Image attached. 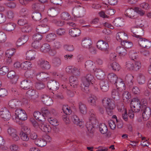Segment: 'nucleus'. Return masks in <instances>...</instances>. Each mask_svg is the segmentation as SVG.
<instances>
[{
    "label": "nucleus",
    "mask_w": 151,
    "mask_h": 151,
    "mask_svg": "<svg viewBox=\"0 0 151 151\" xmlns=\"http://www.w3.org/2000/svg\"><path fill=\"white\" fill-rule=\"evenodd\" d=\"M88 114L89 115V121L86 122V126L88 130L91 133L93 128L98 125V121L96 119L95 113L93 109L90 110Z\"/></svg>",
    "instance_id": "obj_1"
},
{
    "label": "nucleus",
    "mask_w": 151,
    "mask_h": 151,
    "mask_svg": "<svg viewBox=\"0 0 151 151\" xmlns=\"http://www.w3.org/2000/svg\"><path fill=\"white\" fill-rule=\"evenodd\" d=\"M93 76L91 74H88L85 77L82 78L81 83L80 86L83 91L88 92L89 90V87L91 84H93L94 80Z\"/></svg>",
    "instance_id": "obj_2"
},
{
    "label": "nucleus",
    "mask_w": 151,
    "mask_h": 151,
    "mask_svg": "<svg viewBox=\"0 0 151 151\" xmlns=\"http://www.w3.org/2000/svg\"><path fill=\"white\" fill-rule=\"evenodd\" d=\"M137 13L142 16L145 14V12L138 7H135L134 9L130 8L126 10L124 14L126 16L131 19H134L136 17Z\"/></svg>",
    "instance_id": "obj_3"
},
{
    "label": "nucleus",
    "mask_w": 151,
    "mask_h": 151,
    "mask_svg": "<svg viewBox=\"0 0 151 151\" xmlns=\"http://www.w3.org/2000/svg\"><path fill=\"white\" fill-rule=\"evenodd\" d=\"M129 57L131 59L126 63V66H139L141 63L139 61H136L134 60L137 56V52L134 50H130L129 52Z\"/></svg>",
    "instance_id": "obj_4"
},
{
    "label": "nucleus",
    "mask_w": 151,
    "mask_h": 151,
    "mask_svg": "<svg viewBox=\"0 0 151 151\" xmlns=\"http://www.w3.org/2000/svg\"><path fill=\"white\" fill-rule=\"evenodd\" d=\"M85 8L81 5L75 6L72 10V14L76 17H83L85 14Z\"/></svg>",
    "instance_id": "obj_5"
},
{
    "label": "nucleus",
    "mask_w": 151,
    "mask_h": 151,
    "mask_svg": "<svg viewBox=\"0 0 151 151\" xmlns=\"http://www.w3.org/2000/svg\"><path fill=\"white\" fill-rule=\"evenodd\" d=\"M130 106L132 111L138 112L141 108L140 101L137 98L133 99L130 103Z\"/></svg>",
    "instance_id": "obj_6"
},
{
    "label": "nucleus",
    "mask_w": 151,
    "mask_h": 151,
    "mask_svg": "<svg viewBox=\"0 0 151 151\" xmlns=\"http://www.w3.org/2000/svg\"><path fill=\"white\" fill-rule=\"evenodd\" d=\"M15 114L16 115L12 116L13 119L17 118L19 120H25L27 119V114L25 111L22 109H16L15 111Z\"/></svg>",
    "instance_id": "obj_7"
},
{
    "label": "nucleus",
    "mask_w": 151,
    "mask_h": 151,
    "mask_svg": "<svg viewBox=\"0 0 151 151\" xmlns=\"http://www.w3.org/2000/svg\"><path fill=\"white\" fill-rule=\"evenodd\" d=\"M109 41V38L108 40H106V41L103 40H99L97 43L96 46L97 48L101 51H106L109 48V45L107 42Z\"/></svg>",
    "instance_id": "obj_8"
},
{
    "label": "nucleus",
    "mask_w": 151,
    "mask_h": 151,
    "mask_svg": "<svg viewBox=\"0 0 151 151\" xmlns=\"http://www.w3.org/2000/svg\"><path fill=\"white\" fill-rule=\"evenodd\" d=\"M29 72L27 71L24 74L25 76L27 79H25L21 82L20 86L21 88L24 90H27L30 89L32 85V83L30 80L27 79V75Z\"/></svg>",
    "instance_id": "obj_9"
},
{
    "label": "nucleus",
    "mask_w": 151,
    "mask_h": 151,
    "mask_svg": "<svg viewBox=\"0 0 151 151\" xmlns=\"http://www.w3.org/2000/svg\"><path fill=\"white\" fill-rule=\"evenodd\" d=\"M131 30L133 33V36L137 38L144 35V30L137 26L132 27Z\"/></svg>",
    "instance_id": "obj_10"
},
{
    "label": "nucleus",
    "mask_w": 151,
    "mask_h": 151,
    "mask_svg": "<svg viewBox=\"0 0 151 151\" xmlns=\"http://www.w3.org/2000/svg\"><path fill=\"white\" fill-rule=\"evenodd\" d=\"M7 132L14 141H16L19 139V137L17 133L16 129L11 126H9Z\"/></svg>",
    "instance_id": "obj_11"
},
{
    "label": "nucleus",
    "mask_w": 151,
    "mask_h": 151,
    "mask_svg": "<svg viewBox=\"0 0 151 151\" xmlns=\"http://www.w3.org/2000/svg\"><path fill=\"white\" fill-rule=\"evenodd\" d=\"M141 111L142 113V118L144 120H148L150 116V109L148 107L144 106L143 108H141Z\"/></svg>",
    "instance_id": "obj_12"
},
{
    "label": "nucleus",
    "mask_w": 151,
    "mask_h": 151,
    "mask_svg": "<svg viewBox=\"0 0 151 151\" xmlns=\"http://www.w3.org/2000/svg\"><path fill=\"white\" fill-rule=\"evenodd\" d=\"M0 115L1 117L4 120H9L11 117V115L9 111L5 107H3L1 109Z\"/></svg>",
    "instance_id": "obj_13"
},
{
    "label": "nucleus",
    "mask_w": 151,
    "mask_h": 151,
    "mask_svg": "<svg viewBox=\"0 0 151 151\" xmlns=\"http://www.w3.org/2000/svg\"><path fill=\"white\" fill-rule=\"evenodd\" d=\"M138 38L139 39L138 40V42L139 45L143 47L150 48L151 46V42L147 39L145 38H143L140 37Z\"/></svg>",
    "instance_id": "obj_14"
},
{
    "label": "nucleus",
    "mask_w": 151,
    "mask_h": 151,
    "mask_svg": "<svg viewBox=\"0 0 151 151\" xmlns=\"http://www.w3.org/2000/svg\"><path fill=\"white\" fill-rule=\"evenodd\" d=\"M59 86L58 83L54 80L50 81L47 83V86L49 89L53 91L57 90Z\"/></svg>",
    "instance_id": "obj_15"
},
{
    "label": "nucleus",
    "mask_w": 151,
    "mask_h": 151,
    "mask_svg": "<svg viewBox=\"0 0 151 151\" xmlns=\"http://www.w3.org/2000/svg\"><path fill=\"white\" fill-rule=\"evenodd\" d=\"M7 76L10 80L11 83L13 84H15L18 79V76L16 75L15 72L13 70L8 72Z\"/></svg>",
    "instance_id": "obj_16"
},
{
    "label": "nucleus",
    "mask_w": 151,
    "mask_h": 151,
    "mask_svg": "<svg viewBox=\"0 0 151 151\" xmlns=\"http://www.w3.org/2000/svg\"><path fill=\"white\" fill-rule=\"evenodd\" d=\"M116 57V55L115 53H111L110 54V60L108 62L109 66H117L119 65V64L115 61Z\"/></svg>",
    "instance_id": "obj_17"
},
{
    "label": "nucleus",
    "mask_w": 151,
    "mask_h": 151,
    "mask_svg": "<svg viewBox=\"0 0 151 151\" xmlns=\"http://www.w3.org/2000/svg\"><path fill=\"white\" fill-rule=\"evenodd\" d=\"M92 44L91 39L89 37L84 38L82 40L81 43L82 46L83 47L87 49L91 47Z\"/></svg>",
    "instance_id": "obj_18"
},
{
    "label": "nucleus",
    "mask_w": 151,
    "mask_h": 151,
    "mask_svg": "<svg viewBox=\"0 0 151 151\" xmlns=\"http://www.w3.org/2000/svg\"><path fill=\"white\" fill-rule=\"evenodd\" d=\"M103 106L106 108L115 107V104L112 102L111 99L108 98H104L102 101Z\"/></svg>",
    "instance_id": "obj_19"
},
{
    "label": "nucleus",
    "mask_w": 151,
    "mask_h": 151,
    "mask_svg": "<svg viewBox=\"0 0 151 151\" xmlns=\"http://www.w3.org/2000/svg\"><path fill=\"white\" fill-rule=\"evenodd\" d=\"M16 24L13 22H10L5 24L2 26V28L8 32H12L15 28Z\"/></svg>",
    "instance_id": "obj_20"
},
{
    "label": "nucleus",
    "mask_w": 151,
    "mask_h": 151,
    "mask_svg": "<svg viewBox=\"0 0 151 151\" xmlns=\"http://www.w3.org/2000/svg\"><path fill=\"white\" fill-rule=\"evenodd\" d=\"M116 38L119 42L123 41L128 39L127 34L124 31L120 32L116 34Z\"/></svg>",
    "instance_id": "obj_21"
},
{
    "label": "nucleus",
    "mask_w": 151,
    "mask_h": 151,
    "mask_svg": "<svg viewBox=\"0 0 151 151\" xmlns=\"http://www.w3.org/2000/svg\"><path fill=\"white\" fill-rule=\"evenodd\" d=\"M41 24L37 26L36 29L37 32L40 34H44L47 32L50 29L49 26L45 25V27Z\"/></svg>",
    "instance_id": "obj_22"
},
{
    "label": "nucleus",
    "mask_w": 151,
    "mask_h": 151,
    "mask_svg": "<svg viewBox=\"0 0 151 151\" xmlns=\"http://www.w3.org/2000/svg\"><path fill=\"white\" fill-rule=\"evenodd\" d=\"M99 84L101 89L102 91L106 92L108 91L109 85V82L107 80H101Z\"/></svg>",
    "instance_id": "obj_23"
},
{
    "label": "nucleus",
    "mask_w": 151,
    "mask_h": 151,
    "mask_svg": "<svg viewBox=\"0 0 151 151\" xmlns=\"http://www.w3.org/2000/svg\"><path fill=\"white\" fill-rule=\"evenodd\" d=\"M69 34L73 37H77L79 36L81 31L77 27L73 28L69 30Z\"/></svg>",
    "instance_id": "obj_24"
},
{
    "label": "nucleus",
    "mask_w": 151,
    "mask_h": 151,
    "mask_svg": "<svg viewBox=\"0 0 151 151\" xmlns=\"http://www.w3.org/2000/svg\"><path fill=\"white\" fill-rule=\"evenodd\" d=\"M115 85H116V89L120 92H122L125 89V84L122 81L118 80Z\"/></svg>",
    "instance_id": "obj_25"
},
{
    "label": "nucleus",
    "mask_w": 151,
    "mask_h": 151,
    "mask_svg": "<svg viewBox=\"0 0 151 151\" xmlns=\"http://www.w3.org/2000/svg\"><path fill=\"white\" fill-rule=\"evenodd\" d=\"M42 101L46 105L50 106L53 103V101L52 99L49 96L44 95L42 97Z\"/></svg>",
    "instance_id": "obj_26"
},
{
    "label": "nucleus",
    "mask_w": 151,
    "mask_h": 151,
    "mask_svg": "<svg viewBox=\"0 0 151 151\" xmlns=\"http://www.w3.org/2000/svg\"><path fill=\"white\" fill-rule=\"evenodd\" d=\"M121 93V92H119L117 90L114 89L111 92L112 98L114 100H118L119 99L120 97L122 96Z\"/></svg>",
    "instance_id": "obj_27"
},
{
    "label": "nucleus",
    "mask_w": 151,
    "mask_h": 151,
    "mask_svg": "<svg viewBox=\"0 0 151 151\" xmlns=\"http://www.w3.org/2000/svg\"><path fill=\"white\" fill-rule=\"evenodd\" d=\"M36 52L34 50H29L26 53V57L28 60H34L35 58Z\"/></svg>",
    "instance_id": "obj_28"
},
{
    "label": "nucleus",
    "mask_w": 151,
    "mask_h": 151,
    "mask_svg": "<svg viewBox=\"0 0 151 151\" xmlns=\"http://www.w3.org/2000/svg\"><path fill=\"white\" fill-rule=\"evenodd\" d=\"M108 78L110 82L115 84L117 82L118 78L116 75L114 73H111L108 74Z\"/></svg>",
    "instance_id": "obj_29"
},
{
    "label": "nucleus",
    "mask_w": 151,
    "mask_h": 151,
    "mask_svg": "<svg viewBox=\"0 0 151 151\" xmlns=\"http://www.w3.org/2000/svg\"><path fill=\"white\" fill-rule=\"evenodd\" d=\"M32 65V63L28 61L22 62V61H17L14 64V66H29Z\"/></svg>",
    "instance_id": "obj_30"
},
{
    "label": "nucleus",
    "mask_w": 151,
    "mask_h": 151,
    "mask_svg": "<svg viewBox=\"0 0 151 151\" xmlns=\"http://www.w3.org/2000/svg\"><path fill=\"white\" fill-rule=\"evenodd\" d=\"M58 13V11L57 9L51 8L49 9L47 11L48 15L52 17L56 16Z\"/></svg>",
    "instance_id": "obj_31"
},
{
    "label": "nucleus",
    "mask_w": 151,
    "mask_h": 151,
    "mask_svg": "<svg viewBox=\"0 0 151 151\" xmlns=\"http://www.w3.org/2000/svg\"><path fill=\"white\" fill-rule=\"evenodd\" d=\"M116 52L118 53L119 55L121 57L124 56L127 53V51L123 47H118L116 49Z\"/></svg>",
    "instance_id": "obj_32"
},
{
    "label": "nucleus",
    "mask_w": 151,
    "mask_h": 151,
    "mask_svg": "<svg viewBox=\"0 0 151 151\" xmlns=\"http://www.w3.org/2000/svg\"><path fill=\"white\" fill-rule=\"evenodd\" d=\"M33 116L35 119L37 120L40 121H42L45 119L44 116L41 114L39 111H35L33 113Z\"/></svg>",
    "instance_id": "obj_33"
},
{
    "label": "nucleus",
    "mask_w": 151,
    "mask_h": 151,
    "mask_svg": "<svg viewBox=\"0 0 151 151\" xmlns=\"http://www.w3.org/2000/svg\"><path fill=\"white\" fill-rule=\"evenodd\" d=\"M103 5L104 6V8L106 9L105 12L106 14L111 16L114 14L115 12L114 10L109 8L107 4L106 3H103Z\"/></svg>",
    "instance_id": "obj_34"
},
{
    "label": "nucleus",
    "mask_w": 151,
    "mask_h": 151,
    "mask_svg": "<svg viewBox=\"0 0 151 151\" xmlns=\"http://www.w3.org/2000/svg\"><path fill=\"white\" fill-rule=\"evenodd\" d=\"M114 24L116 27H121L124 25V21L122 18H118L115 19Z\"/></svg>",
    "instance_id": "obj_35"
},
{
    "label": "nucleus",
    "mask_w": 151,
    "mask_h": 151,
    "mask_svg": "<svg viewBox=\"0 0 151 151\" xmlns=\"http://www.w3.org/2000/svg\"><path fill=\"white\" fill-rule=\"evenodd\" d=\"M19 102L17 99H13L10 101L8 103L9 107L12 109H15L19 105Z\"/></svg>",
    "instance_id": "obj_36"
},
{
    "label": "nucleus",
    "mask_w": 151,
    "mask_h": 151,
    "mask_svg": "<svg viewBox=\"0 0 151 151\" xmlns=\"http://www.w3.org/2000/svg\"><path fill=\"white\" fill-rule=\"evenodd\" d=\"M50 47V45L49 44H44L40 48V51L43 53H47L49 50Z\"/></svg>",
    "instance_id": "obj_37"
},
{
    "label": "nucleus",
    "mask_w": 151,
    "mask_h": 151,
    "mask_svg": "<svg viewBox=\"0 0 151 151\" xmlns=\"http://www.w3.org/2000/svg\"><path fill=\"white\" fill-rule=\"evenodd\" d=\"M71 119L73 122L75 124L79 126L81 125L82 121L79 119L78 117L76 115L73 114L71 116Z\"/></svg>",
    "instance_id": "obj_38"
},
{
    "label": "nucleus",
    "mask_w": 151,
    "mask_h": 151,
    "mask_svg": "<svg viewBox=\"0 0 151 151\" xmlns=\"http://www.w3.org/2000/svg\"><path fill=\"white\" fill-rule=\"evenodd\" d=\"M32 18L35 21H39L41 19V14L39 12H34L32 14Z\"/></svg>",
    "instance_id": "obj_39"
},
{
    "label": "nucleus",
    "mask_w": 151,
    "mask_h": 151,
    "mask_svg": "<svg viewBox=\"0 0 151 151\" xmlns=\"http://www.w3.org/2000/svg\"><path fill=\"white\" fill-rule=\"evenodd\" d=\"M94 71L98 72V74L96 76L98 79L101 80H104V79L105 78V74L104 72L100 69L95 70Z\"/></svg>",
    "instance_id": "obj_40"
},
{
    "label": "nucleus",
    "mask_w": 151,
    "mask_h": 151,
    "mask_svg": "<svg viewBox=\"0 0 151 151\" xmlns=\"http://www.w3.org/2000/svg\"><path fill=\"white\" fill-rule=\"evenodd\" d=\"M137 81L139 84L140 85L145 83V76L142 74H139L137 77Z\"/></svg>",
    "instance_id": "obj_41"
},
{
    "label": "nucleus",
    "mask_w": 151,
    "mask_h": 151,
    "mask_svg": "<svg viewBox=\"0 0 151 151\" xmlns=\"http://www.w3.org/2000/svg\"><path fill=\"white\" fill-rule=\"evenodd\" d=\"M35 144L38 146L43 147L45 146L46 144V142L44 139H38L35 141Z\"/></svg>",
    "instance_id": "obj_42"
},
{
    "label": "nucleus",
    "mask_w": 151,
    "mask_h": 151,
    "mask_svg": "<svg viewBox=\"0 0 151 151\" xmlns=\"http://www.w3.org/2000/svg\"><path fill=\"white\" fill-rule=\"evenodd\" d=\"M40 76L41 77V80L42 81L45 82L49 80V77L47 76V74L45 73H39L37 76Z\"/></svg>",
    "instance_id": "obj_43"
},
{
    "label": "nucleus",
    "mask_w": 151,
    "mask_h": 151,
    "mask_svg": "<svg viewBox=\"0 0 151 151\" xmlns=\"http://www.w3.org/2000/svg\"><path fill=\"white\" fill-rule=\"evenodd\" d=\"M79 110L81 113L83 114H85L87 111V108L86 105L81 102L79 103Z\"/></svg>",
    "instance_id": "obj_44"
},
{
    "label": "nucleus",
    "mask_w": 151,
    "mask_h": 151,
    "mask_svg": "<svg viewBox=\"0 0 151 151\" xmlns=\"http://www.w3.org/2000/svg\"><path fill=\"white\" fill-rule=\"evenodd\" d=\"M97 100L96 97L93 95H91L88 99V101L90 104L93 106L96 105V101Z\"/></svg>",
    "instance_id": "obj_45"
},
{
    "label": "nucleus",
    "mask_w": 151,
    "mask_h": 151,
    "mask_svg": "<svg viewBox=\"0 0 151 151\" xmlns=\"http://www.w3.org/2000/svg\"><path fill=\"white\" fill-rule=\"evenodd\" d=\"M135 23L137 26L139 27H142L146 25L147 22L145 20H142L140 19H136Z\"/></svg>",
    "instance_id": "obj_46"
},
{
    "label": "nucleus",
    "mask_w": 151,
    "mask_h": 151,
    "mask_svg": "<svg viewBox=\"0 0 151 151\" xmlns=\"http://www.w3.org/2000/svg\"><path fill=\"white\" fill-rule=\"evenodd\" d=\"M56 37V35L54 33H50L47 35L46 38V40L48 42L54 41Z\"/></svg>",
    "instance_id": "obj_47"
},
{
    "label": "nucleus",
    "mask_w": 151,
    "mask_h": 151,
    "mask_svg": "<svg viewBox=\"0 0 151 151\" xmlns=\"http://www.w3.org/2000/svg\"><path fill=\"white\" fill-rule=\"evenodd\" d=\"M60 17L62 20L65 21H68L71 18L69 14L65 12H63L61 14Z\"/></svg>",
    "instance_id": "obj_48"
},
{
    "label": "nucleus",
    "mask_w": 151,
    "mask_h": 151,
    "mask_svg": "<svg viewBox=\"0 0 151 151\" xmlns=\"http://www.w3.org/2000/svg\"><path fill=\"white\" fill-rule=\"evenodd\" d=\"M40 128L43 131L45 132H49L50 131L51 127L46 124H42L40 127Z\"/></svg>",
    "instance_id": "obj_49"
},
{
    "label": "nucleus",
    "mask_w": 151,
    "mask_h": 151,
    "mask_svg": "<svg viewBox=\"0 0 151 151\" xmlns=\"http://www.w3.org/2000/svg\"><path fill=\"white\" fill-rule=\"evenodd\" d=\"M15 52V49L14 48L9 49L7 50L5 52L6 56L8 58H11Z\"/></svg>",
    "instance_id": "obj_50"
},
{
    "label": "nucleus",
    "mask_w": 151,
    "mask_h": 151,
    "mask_svg": "<svg viewBox=\"0 0 151 151\" xmlns=\"http://www.w3.org/2000/svg\"><path fill=\"white\" fill-rule=\"evenodd\" d=\"M100 132L103 134L106 133L107 131V128L105 124H101L99 126Z\"/></svg>",
    "instance_id": "obj_51"
},
{
    "label": "nucleus",
    "mask_w": 151,
    "mask_h": 151,
    "mask_svg": "<svg viewBox=\"0 0 151 151\" xmlns=\"http://www.w3.org/2000/svg\"><path fill=\"white\" fill-rule=\"evenodd\" d=\"M51 22L58 26H62L64 24V21L58 20L56 19H53L51 20Z\"/></svg>",
    "instance_id": "obj_52"
},
{
    "label": "nucleus",
    "mask_w": 151,
    "mask_h": 151,
    "mask_svg": "<svg viewBox=\"0 0 151 151\" xmlns=\"http://www.w3.org/2000/svg\"><path fill=\"white\" fill-rule=\"evenodd\" d=\"M121 44L122 46L126 48H130L133 45L132 43L131 42L129 41H127L126 40L122 42Z\"/></svg>",
    "instance_id": "obj_53"
},
{
    "label": "nucleus",
    "mask_w": 151,
    "mask_h": 151,
    "mask_svg": "<svg viewBox=\"0 0 151 151\" xmlns=\"http://www.w3.org/2000/svg\"><path fill=\"white\" fill-rule=\"evenodd\" d=\"M37 65L41 66H46L49 65V63L46 60L40 59L37 61Z\"/></svg>",
    "instance_id": "obj_54"
},
{
    "label": "nucleus",
    "mask_w": 151,
    "mask_h": 151,
    "mask_svg": "<svg viewBox=\"0 0 151 151\" xmlns=\"http://www.w3.org/2000/svg\"><path fill=\"white\" fill-rule=\"evenodd\" d=\"M48 121L52 125L57 126L58 125L57 120L54 118L49 117L48 118Z\"/></svg>",
    "instance_id": "obj_55"
},
{
    "label": "nucleus",
    "mask_w": 151,
    "mask_h": 151,
    "mask_svg": "<svg viewBox=\"0 0 151 151\" xmlns=\"http://www.w3.org/2000/svg\"><path fill=\"white\" fill-rule=\"evenodd\" d=\"M32 27L30 24H27L26 26H24L22 28V31L23 32H29L32 30Z\"/></svg>",
    "instance_id": "obj_56"
},
{
    "label": "nucleus",
    "mask_w": 151,
    "mask_h": 151,
    "mask_svg": "<svg viewBox=\"0 0 151 151\" xmlns=\"http://www.w3.org/2000/svg\"><path fill=\"white\" fill-rule=\"evenodd\" d=\"M28 134L25 133V132H23L21 131L20 134L21 139L23 140L27 141L29 139V137L27 136Z\"/></svg>",
    "instance_id": "obj_57"
},
{
    "label": "nucleus",
    "mask_w": 151,
    "mask_h": 151,
    "mask_svg": "<svg viewBox=\"0 0 151 151\" xmlns=\"http://www.w3.org/2000/svg\"><path fill=\"white\" fill-rule=\"evenodd\" d=\"M62 110L63 112L66 115H70L71 113L70 107L66 106H64L62 108Z\"/></svg>",
    "instance_id": "obj_58"
},
{
    "label": "nucleus",
    "mask_w": 151,
    "mask_h": 151,
    "mask_svg": "<svg viewBox=\"0 0 151 151\" xmlns=\"http://www.w3.org/2000/svg\"><path fill=\"white\" fill-rule=\"evenodd\" d=\"M42 114L46 116H49L50 114V112L46 108L43 107L41 109Z\"/></svg>",
    "instance_id": "obj_59"
},
{
    "label": "nucleus",
    "mask_w": 151,
    "mask_h": 151,
    "mask_svg": "<svg viewBox=\"0 0 151 151\" xmlns=\"http://www.w3.org/2000/svg\"><path fill=\"white\" fill-rule=\"evenodd\" d=\"M42 38V35L39 33L34 34L33 36V39L34 41H40Z\"/></svg>",
    "instance_id": "obj_60"
},
{
    "label": "nucleus",
    "mask_w": 151,
    "mask_h": 151,
    "mask_svg": "<svg viewBox=\"0 0 151 151\" xmlns=\"http://www.w3.org/2000/svg\"><path fill=\"white\" fill-rule=\"evenodd\" d=\"M64 47L65 49L68 51H73L74 50V46L71 45H64Z\"/></svg>",
    "instance_id": "obj_61"
},
{
    "label": "nucleus",
    "mask_w": 151,
    "mask_h": 151,
    "mask_svg": "<svg viewBox=\"0 0 151 151\" xmlns=\"http://www.w3.org/2000/svg\"><path fill=\"white\" fill-rule=\"evenodd\" d=\"M8 67H2L0 69V74L2 75L6 74L9 71Z\"/></svg>",
    "instance_id": "obj_62"
},
{
    "label": "nucleus",
    "mask_w": 151,
    "mask_h": 151,
    "mask_svg": "<svg viewBox=\"0 0 151 151\" xmlns=\"http://www.w3.org/2000/svg\"><path fill=\"white\" fill-rule=\"evenodd\" d=\"M41 4L39 3V1H37L33 3L32 5V8L35 10H40V8Z\"/></svg>",
    "instance_id": "obj_63"
},
{
    "label": "nucleus",
    "mask_w": 151,
    "mask_h": 151,
    "mask_svg": "<svg viewBox=\"0 0 151 151\" xmlns=\"http://www.w3.org/2000/svg\"><path fill=\"white\" fill-rule=\"evenodd\" d=\"M122 96L123 100L126 99V101H127L131 97L130 93L127 91H124L123 93Z\"/></svg>",
    "instance_id": "obj_64"
}]
</instances>
